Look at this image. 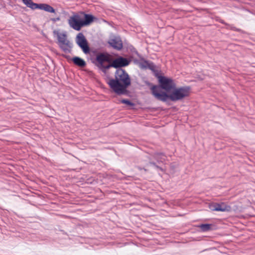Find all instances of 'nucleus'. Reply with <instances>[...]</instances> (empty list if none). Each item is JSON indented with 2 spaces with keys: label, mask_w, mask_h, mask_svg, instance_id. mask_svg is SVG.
<instances>
[{
  "label": "nucleus",
  "mask_w": 255,
  "mask_h": 255,
  "mask_svg": "<svg viewBox=\"0 0 255 255\" xmlns=\"http://www.w3.org/2000/svg\"><path fill=\"white\" fill-rule=\"evenodd\" d=\"M89 59L93 64H128L131 62L137 64H152V62L146 60L132 45L127 48V53L123 56L115 54L117 57L113 60L112 56L107 51H100L98 49H93L88 54Z\"/></svg>",
  "instance_id": "nucleus-1"
},
{
  "label": "nucleus",
  "mask_w": 255,
  "mask_h": 255,
  "mask_svg": "<svg viewBox=\"0 0 255 255\" xmlns=\"http://www.w3.org/2000/svg\"><path fill=\"white\" fill-rule=\"evenodd\" d=\"M107 83L114 92L118 95H123L127 93L131 81L128 74L121 68H119L115 73V79H109Z\"/></svg>",
  "instance_id": "nucleus-2"
},
{
  "label": "nucleus",
  "mask_w": 255,
  "mask_h": 255,
  "mask_svg": "<svg viewBox=\"0 0 255 255\" xmlns=\"http://www.w3.org/2000/svg\"><path fill=\"white\" fill-rule=\"evenodd\" d=\"M151 91L153 95L157 99L163 102L168 99L172 101L180 100L189 94V90L187 88H174L168 94L162 91L158 86H153Z\"/></svg>",
  "instance_id": "nucleus-3"
},
{
  "label": "nucleus",
  "mask_w": 255,
  "mask_h": 255,
  "mask_svg": "<svg viewBox=\"0 0 255 255\" xmlns=\"http://www.w3.org/2000/svg\"><path fill=\"white\" fill-rule=\"evenodd\" d=\"M76 42L77 44L86 54H88L93 49L90 47L88 40L82 32H80L77 35Z\"/></svg>",
  "instance_id": "nucleus-4"
},
{
  "label": "nucleus",
  "mask_w": 255,
  "mask_h": 255,
  "mask_svg": "<svg viewBox=\"0 0 255 255\" xmlns=\"http://www.w3.org/2000/svg\"><path fill=\"white\" fill-rule=\"evenodd\" d=\"M157 76L160 86V87H159L165 90L167 94H168L175 87L174 83L170 78L159 75Z\"/></svg>",
  "instance_id": "nucleus-5"
},
{
  "label": "nucleus",
  "mask_w": 255,
  "mask_h": 255,
  "mask_svg": "<svg viewBox=\"0 0 255 255\" xmlns=\"http://www.w3.org/2000/svg\"><path fill=\"white\" fill-rule=\"evenodd\" d=\"M68 24L70 27L77 31L81 30L83 27L82 18L77 13H74L69 17Z\"/></svg>",
  "instance_id": "nucleus-6"
},
{
  "label": "nucleus",
  "mask_w": 255,
  "mask_h": 255,
  "mask_svg": "<svg viewBox=\"0 0 255 255\" xmlns=\"http://www.w3.org/2000/svg\"><path fill=\"white\" fill-rule=\"evenodd\" d=\"M107 43L110 47L118 51H120L123 48V43L119 35L113 36L112 38L109 39Z\"/></svg>",
  "instance_id": "nucleus-7"
},
{
  "label": "nucleus",
  "mask_w": 255,
  "mask_h": 255,
  "mask_svg": "<svg viewBox=\"0 0 255 255\" xmlns=\"http://www.w3.org/2000/svg\"><path fill=\"white\" fill-rule=\"evenodd\" d=\"M67 35L62 34V36H58V43L60 47L66 53L70 52L72 47V43L66 39Z\"/></svg>",
  "instance_id": "nucleus-8"
},
{
  "label": "nucleus",
  "mask_w": 255,
  "mask_h": 255,
  "mask_svg": "<svg viewBox=\"0 0 255 255\" xmlns=\"http://www.w3.org/2000/svg\"><path fill=\"white\" fill-rule=\"evenodd\" d=\"M80 13L83 15V17L82 18V22L83 27L90 25L94 21L98 20V18L90 13H86L85 11H81Z\"/></svg>",
  "instance_id": "nucleus-9"
},
{
  "label": "nucleus",
  "mask_w": 255,
  "mask_h": 255,
  "mask_svg": "<svg viewBox=\"0 0 255 255\" xmlns=\"http://www.w3.org/2000/svg\"><path fill=\"white\" fill-rule=\"evenodd\" d=\"M209 208L212 211H229L231 207L222 203L221 204L212 203L209 205Z\"/></svg>",
  "instance_id": "nucleus-10"
},
{
  "label": "nucleus",
  "mask_w": 255,
  "mask_h": 255,
  "mask_svg": "<svg viewBox=\"0 0 255 255\" xmlns=\"http://www.w3.org/2000/svg\"><path fill=\"white\" fill-rule=\"evenodd\" d=\"M23 3L26 5L27 7L30 8L31 9H41V3H37L34 2L32 0H21Z\"/></svg>",
  "instance_id": "nucleus-11"
},
{
  "label": "nucleus",
  "mask_w": 255,
  "mask_h": 255,
  "mask_svg": "<svg viewBox=\"0 0 255 255\" xmlns=\"http://www.w3.org/2000/svg\"><path fill=\"white\" fill-rule=\"evenodd\" d=\"M99 68L105 73H106L108 70L113 67L115 68H119L121 66H126L127 65H97Z\"/></svg>",
  "instance_id": "nucleus-12"
},
{
  "label": "nucleus",
  "mask_w": 255,
  "mask_h": 255,
  "mask_svg": "<svg viewBox=\"0 0 255 255\" xmlns=\"http://www.w3.org/2000/svg\"><path fill=\"white\" fill-rule=\"evenodd\" d=\"M41 9L50 13H55V9L47 3H41Z\"/></svg>",
  "instance_id": "nucleus-13"
},
{
  "label": "nucleus",
  "mask_w": 255,
  "mask_h": 255,
  "mask_svg": "<svg viewBox=\"0 0 255 255\" xmlns=\"http://www.w3.org/2000/svg\"><path fill=\"white\" fill-rule=\"evenodd\" d=\"M219 22L221 23H222L225 25H227L228 26H229L230 27V29L232 30H233V31H238V32H242L243 33H245V32L242 30L241 29H240V28H238L234 26H233L232 25H230L227 23H226L224 20H222V19H220L219 20Z\"/></svg>",
  "instance_id": "nucleus-14"
},
{
  "label": "nucleus",
  "mask_w": 255,
  "mask_h": 255,
  "mask_svg": "<svg viewBox=\"0 0 255 255\" xmlns=\"http://www.w3.org/2000/svg\"><path fill=\"white\" fill-rule=\"evenodd\" d=\"M71 59L73 64H86L84 59L78 56H74Z\"/></svg>",
  "instance_id": "nucleus-15"
},
{
  "label": "nucleus",
  "mask_w": 255,
  "mask_h": 255,
  "mask_svg": "<svg viewBox=\"0 0 255 255\" xmlns=\"http://www.w3.org/2000/svg\"><path fill=\"white\" fill-rule=\"evenodd\" d=\"M203 231H207L210 229L211 225L209 224H202L200 226Z\"/></svg>",
  "instance_id": "nucleus-16"
},
{
  "label": "nucleus",
  "mask_w": 255,
  "mask_h": 255,
  "mask_svg": "<svg viewBox=\"0 0 255 255\" xmlns=\"http://www.w3.org/2000/svg\"><path fill=\"white\" fill-rule=\"evenodd\" d=\"M120 102L123 104H127L128 106H132L133 104L129 100L123 99L120 101Z\"/></svg>",
  "instance_id": "nucleus-17"
},
{
  "label": "nucleus",
  "mask_w": 255,
  "mask_h": 255,
  "mask_svg": "<svg viewBox=\"0 0 255 255\" xmlns=\"http://www.w3.org/2000/svg\"><path fill=\"white\" fill-rule=\"evenodd\" d=\"M53 35L55 36V35H57V39L58 40V36H62V34L59 33V32L57 31V30H54L53 31Z\"/></svg>",
  "instance_id": "nucleus-18"
},
{
  "label": "nucleus",
  "mask_w": 255,
  "mask_h": 255,
  "mask_svg": "<svg viewBox=\"0 0 255 255\" xmlns=\"http://www.w3.org/2000/svg\"><path fill=\"white\" fill-rule=\"evenodd\" d=\"M60 20V17L58 16L55 18H51L50 20L53 21V22H55L56 21H59Z\"/></svg>",
  "instance_id": "nucleus-19"
},
{
  "label": "nucleus",
  "mask_w": 255,
  "mask_h": 255,
  "mask_svg": "<svg viewBox=\"0 0 255 255\" xmlns=\"http://www.w3.org/2000/svg\"><path fill=\"white\" fill-rule=\"evenodd\" d=\"M65 58L67 59V61L68 62L70 63L72 62V58L69 55H65Z\"/></svg>",
  "instance_id": "nucleus-20"
},
{
  "label": "nucleus",
  "mask_w": 255,
  "mask_h": 255,
  "mask_svg": "<svg viewBox=\"0 0 255 255\" xmlns=\"http://www.w3.org/2000/svg\"><path fill=\"white\" fill-rule=\"evenodd\" d=\"M81 68H83L84 67V66H85V65H83V64H81V65H79Z\"/></svg>",
  "instance_id": "nucleus-21"
},
{
  "label": "nucleus",
  "mask_w": 255,
  "mask_h": 255,
  "mask_svg": "<svg viewBox=\"0 0 255 255\" xmlns=\"http://www.w3.org/2000/svg\"><path fill=\"white\" fill-rule=\"evenodd\" d=\"M141 65V68H144L145 66H144V65Z\"/></svg>",
  "instance_id": "nucleus-22"
},
{
  "label": "nucleus",
  "mask_w": 255,
  "mask_h": 255,
  "mask_svg": "<svg viewBox=\"0 0 255 255\" xmlns=\"http://www.w3.org/2000/svg\"><path fill=\"white\" fill-rule=\"evenodd\" d=\"M162 157H163V159H164V155H162Z\"/></svg>",
  "instance_id": "nucleus-23"
}]
</instances>
